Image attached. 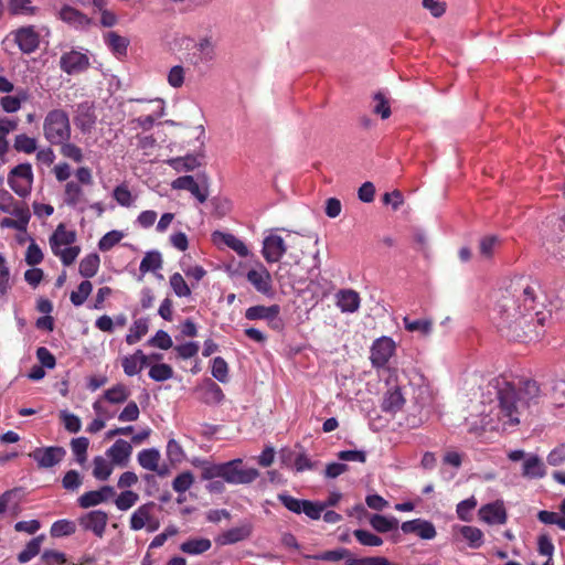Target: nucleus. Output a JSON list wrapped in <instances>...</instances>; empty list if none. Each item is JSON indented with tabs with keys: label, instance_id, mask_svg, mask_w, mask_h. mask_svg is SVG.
<instances>
[{
	"label": "nucleus",
	"instance_id": "nucleus-1",
	"mask_svg": "<svg viewBox=\"0 0 565 565\" xmlns=\"http://www.w3.org/2000/svg\"><path fill=\"white\" fill-rule=\"evenodd\" d=\"M540 284L529 279L512 281L501 292L492 319L499 331L514 341H537L544 334L546 313L537 310Z\"/></svg>",
	"mask_w": 565,
	"mask_h": 565
},
{
	"label": "nucleus",
	"instance_id": "nucleus-2",
	"mask_svg": "<svg viewBox=\"0 0 565 565\" xmlns=\"http://www.w3.org/2000/svg\"><path fill=\"white\" fill-rule=\"evenodd\" d=\"M498 419L503 429L518 426L526 419L532 407L540 404L542 392L534 380L519 381L518 384L505 380L497 382Z\"/></svg>",
	"mask_w": 565,
	"mask_h": 565
},
{
	"label": "nucleus",
	"instance_id": "nucleus-3",
	"mask_svg": "<svg viewBox=\"0 0 565 565\" xmlns=\"http://www.w3.org/2000/svg\"><path fill=\"white\" fill-rule=\"evenodd\" d=\"M45 139L54 146L64 143L71 138L70 118L63 109H53L47 113L43 122Z\"/></svg>",
	"mask_w": 565,
	"mask_h": 565
},
{
	"label": "nucleus",
	"instance_id": "nucleus-4",
	"mask_svg": "<svg viewBox=\"0 0 565 565\" xmlns=\"http://www.w3.org/2000/svg\"><path fill=\"white\" fill-rule=\"evenodd\" d=\"M316 559L326 562L345 561V565H392L391 562L383 556H370L356 558L353 553L344 547L337 550L324 551L321 554L313 556Z\"/></svg>",
	"mask_w": 565,
	"mask_h": 565
},
{
	"label": "nucleus",
	"instance_id": "nucleus-5",
	"mask_svg": "<svg viewBox=\"0 0 565 565\" xmlns=\"http://www.w3.org/2000/svg\"><path fill=\"white\" fill-rule=\"evenodd\" d=\"M33 171L28 162L15 166L8 174V184L20 198H26L32 190Z\"/></svg>",
	"mask_w": 565,
	"mask_h": 565
},
{
	"label": "nucleus",
	"instance_id": "nucleus-6",
	"mask_svg": "<svg viewBox=\"0 0 565 565\" xmlns=\"http://www.w3.org/2000/svg\"><path fill=\"white\" fill-rule=\"evenodd\" d=\"M395 342L388 337L376 339L371 347L370 360L374 367H383L395 352Z\"/></svg>",
	"mask_w": 565,
	"mask_h": 565
},
{
	"label": "nucleus",
	"instance_id": "nucleus-7",
	"mask_svg": "<svg viewBox=\"0 0 565 565\" xmlns=\"http://www.w3.org/2000/svg\"><path fill=\"white\" fill-rule=\"evenodd\" d=\"M11 34L20 51L24 54H31L40 46V34L33 25L21 26Z\"/></svg>",
	"mask_w": 565,
	"mask_h": 565
},
{
	"label": "nucleus",
	"instance_id": "nucleus-8",
	"mask_svg": "<svg viewBox=\"0 0 565 565\" xmlns=\"http://www.w3.org/2000/svg\"><path fill=\"white\" fill-rule=\"evenodd\" d=\"M60 67L68 75L82 73L89 67V58L86 54L72 50L62 54Z\"/></svg>",
	"mask_w": 565,
	"mask_h": 565
},
{
	"label": "nucleus",
	"instance_id": "nucleus-9",
	"mask_svg": "<svg viewBox=\"0 0 565 565\" xmlns=\"http://www.w3.org/2000/svg\"><path fill=\"white\" fill-rule=\"evenodd\" d=\"M287 252L284 238L277 234H269L264 238L262 254L267 263H277Z\"/></svg>",
	"mask_w": 565,
	"mask_h": 565
},
{
	"label": "nucleus",
	"instance_id": "nucleus-10",
	"mask_svg": "<svg viewBox=\"0 0 565 565\" xmlns=\"http://www.w3.org/2000/svg\"><path fill=\"white\" fill-rule=\"evenodd\" d=\"M280 307L278 305L266 306H253L245 311V318L248 320H268L269 324L274 329H279L281 323L278 319Z\"/></svg>",
	"mask_w": 565,
	"mask_h": 565
},
{
	"label": "nucleus",
	"instance_id": "nucleus-11",
	"mask_svg": "<svg viewBox=\"0 0 565 565\" xmlns=\"http://www.w3.org/2000/svg\"><path fill=\"white\" fill-rule=\"evenodd\" d=\"M66 451L63 447L51 446L36 448L30 456L38 462L40 468H51L62 461Z\"/></svg>",
	"mask_w": 565,
	"mask_h": 565
},
{
	"label": "nucleus",
	"instance_id": "nucleus-12",
	"mask_svg": "<svg viewBox=\"0 0 565 565\" xmlns=\"http://www.w3.org/2000/svg\"><path fill=\"white\" fill-rule=\"evenodd\" d=\"M246 278L258 292L266 296L273 294L271 275L263 264H259L257 269H249Z\"/></svg>",
	"mask_w": 565,
	"mask_h": 565
},
{
	"label": "nucleus",
	"instance_id": "nucleus-13",
	"mask_svg": "<svg viewBox=\"0 0 565 565\" xmlns=\"http://www.w3.org/2000/svg\"><path fill=\"white\" fill-rule=\"evenodd\" d=\"M108 515L102 510H94L79 519L81 526L86 531H92L96 536L102 537L105 533Z\"/></svg>",
	"mask_w": 565,
	"mask_h": 565
},
{
	"label": "nucleus",
	"instance_id": "nucleus-14",
	"mask_svg": "<svg viewBox=\"0 0 565 565\" xmlns=\"http://www.w3.org/2000/svg\"><path fill=\"white\" fill-rule=\"evenodd\" d=\"M253 533V525L249 522H244L238 526H234L227 531H224L215 537V542L218 545H232L250 537Z\"/></svg>",
	"mask_w": 565,
	"mask_h": 565
},
{
	"label": "nucleus",
	"instance_id": "nucleus-15",
	"mask_svg": "<svg viewBox=\"0 0 565 565\" xmlns=\"http://www.w3.org/2000/svg\"><path fill=\"white\" fill-rule=\"evenodd\" d=\"M479 518L481 521L488 524H504L507 522L508 515L507 510L502 501H494L492 503H488L482 505L479 509Z\"/></svg>",
	"mask_w": 565,
	"mask_h": 565
},
{
	"label": "nucleus",
	"instance_id": "nucleus-16",
	"mask_svg": "<svg viewBox=\"0 0 565 565\" xmlns=\"http://www.w3.org/2000/svg\"><path fill=\"white\" fill-rule=\"evenodd\" d=\"M401 529L405 534L415 533L423 540H433L437 534L434 524L422 519L403 522Z\"/></svg>",
	"mask_w": 565,
	"mask_h": 565
},
{
	"label": "nucleus",
	"instance_id": "nucleus-17",
	"mask_svg": "<svg viewBox=\"0 0 565 565\" xmlns=\"http://www.w3.org/2000/svg\"><path fill=\"white\" fill-rule=\"evenodd\" d=\"M171 186L174 190L189 191L200 203H204L209 196L207 188H201L192 175L177 178L172 181Z\"/></svg>",
	"mask_w": 565,
	"mask_h": 565
},
{
	"label": "nucleus",
	"instance_id": "nucleus-18",
	"mask_svg": "<svg viewBox=\"0 0 565 565\" xmlns=\"http://www.w3.org/2000/svg\"><path fill=\"white\" fill-rule=\"evenodd\" d=\"M405 397L399 384L391 385L383 396L382 411L386 413H396L403 408Z\"/></svg>",
	"mask_w": 565,
	"mask_h": 565
},
{
	"label": "nucleus",
	"instance_id": "nucleus-19",
	"mask_svg": "<svg viewBox=\"0 0 565 565\" xmlns=\"http://www.w3.org/2000/svg\"><path fill=\"white\" fill-rule=\"evenodd\" d=\"M115 495V490L110 486H103L99 490L87 491L78 498V504L83 509L95 507L107 501Z\"/></svg>",
	"mask_w": 565,
	"mask_h": 565
},
{
	"label": "nucleus",
	"instance_id": "nucleus-20",
	"mask_svg": "<svg viewBox=\"0 0 565 565\" xmlns=\"http://www.w3.org/2000/svg\"><path fill=\"white\" fill-rule=\"evenodd\" d=\"M150 103L154 104L156 109H153L152 114L140 116L138 118H134L128 121V126L132 130H138L139 128L143 130H149L152 128L154 121L163 116L164 111V103L162 99H154Z\"/></svg>",
	"mask_w": 565,
	"mask_h": 565
},
{
	"label": "nucleus",
	"instance_id": "nucleus-21",
	"mask_svg": "<svg viewBox=\"0 0 565 565\" xmlns=\"http://www.w3.org/2000/svg\"><path fill=\"white\" fill-rule=\"evenodd\" d=\"M148 363L149 356H147L140 349L131 355L124 356L121 360V366L127 376H134L140 373Z\"/></svg>",
	"mask_w": 565,
	"mask_h": 565
},
{
	"label": "nucleus",
	"instance_id": "nucleus-22",
	"mask_svg": "<svg viewBox=\"0 0 565 565\" xmlns=\"http://www.w3.org/2000/svg\"><path fill=\"white\" fill-rule=\"evenodd\" d=\"M75 241L76 233L74 231H67L64 224H58L50 237L52 253H56V249L62 248V246H72Z\"/></svg>",
	"mask_w": 565,
	"mask_h": 565
},
{
	"label": "nucleus",
	"instance_id": "nucleus-23",
	"mask_svg": "<svg viewBox=\"0 0 565 565\" xmlns=\"http://www.w3.org/2000/svg\"><path fill=\"white\" fill-rule=\"evenodd\" d=\"M132 451L131 445L124 440L118 439L114 443V445L107 450V456L111 459V462L118 466H126L130 455Z\"/></svg>",
	"mask_w": 565,
	"mask_h": 565
},
{
	"label": "nucleus",
	"instance_id": "nucleus-24",
	"mask_svg": "<svg viewBox=\"0 0 565 565\" xmlns=\"http://www.w3.org/2000/svg\"><path fill=\"white\" fill-rule=\"evenodd\" d=\"M557 228L561 235L547 239L545 247L555 257L565 258V215L559 220Z\"/></svg>",
	"mask_w": 565,
	"mask_h": 565
},
{
	"label": "nucleus",
	"instance_id": "nucleus-25",
	"mask_svg": "<svg viewBox=\"0 0 565 565\" xmlns=\"http://www.w3.org/2000/svg\"><path fill=\"white\" fill-rule=\"evenodd\" d=\"M200 393L201 402L207 405L220 404L225 397L220 385L211 380L200 387Z\"/></svg>",
	"mask_w": 565,
	"mask_h": 565
},
{
	"label": "nucleus",
	"instance_id": "nucleus-26",
	"mask_svg": "<svg viewBox=\"0 0 565 565\" xmlns=\"http://www.w3.org/2000/svg\"><path fill=\"white\" fill-rule=\"evenodd\" d=\"M75 125L83 132H89L96 122V116L90 106L86 104L78 105L77 115L74 119Z\"/></svg>",
	"mask_w": 565,
	"mask_h": 565
},
{
	"label": "nucleus",
	"instance_id": "nucleus-27",
	"mask_svg": "<svg viewBox=\"0 0 565 565\" xmlns=\"http://www.w3.org/2000/svg\"><path fill=\"white\" fill-rule=\"evenodd\" d=\"M0 211L3 213L30 212L24 202L17 201L7 190H0Z\"/></svg>",
	"mask_w": 565,
	"mask_h": 565
},
{
	"label": "nucleus",
	"instance_id": "nucleus-28",
	"mask_svg": "<svg viewBox=\"0 0 565 565\" xmlns=\"http://www.w3.org/2000/svg\"><path fill=\"white\" fill-rule=\"evenodd\" d=\"M337 297V305L343 312H354L360 307V297L359 294L354 290H340Z\"/></svg>",
	"mask_w": 565,
	"mask_h": 565
},
{
	"label": "nucleus",
	"instance_id": "nucleus-29",
	"mask_svg": "<svg viewBox=\"0 0 565 565\" xmlns=\"http://www.w3.org/2000/svg\"><path fill=\"white\" fill-rule=\"evenodd\" d=\"M130 394L131 392L128 386L122 383H117L116 385L106 390L102 398L110 404H124L128 401Z\"/></svg>",
	"mask_w": 565,
	"mask_h": 565
},
{
	"label": "nucleus",
	"instance_id": "nucleus-30",
	"mask_svg": "<svg viewBox=\"0 0 565 565\" xmlns=\"http://www.w3.org/2000/svg\"><path fill=\"white\" fill-rule=\"evenodd\" d=\"M153 502L145 503L140 505L130 516V529L139 531L145 527L146 523L151 518V511L153 509Z\"/></svg>",
	"mask_w": 565,
	"mask_h": 565
},
{
	"label": "nucleus",
	"instance_id": "nucleus-31",
	"mask_svg": "<svg viewBox=\"0 0 565 565\" xmlns=\"http://www.w3.org/2000/svg\"><path fill=\"white\" fill-rule=\"evenodd\" d=\"M60 18L66 23L76 25V26H85L89 24V19L82 13L79 10L71 7L64 6L60 11Z\"/></svg>",
	"mask_w": 565,
	"mask_h": 565
},
{
	"label": "nucleus",
	"instance_id": "nucleus-32",
	"mask_svg": "<svg viewBox=\"0 0 565 565\" xmlns=\"http://www.w3.org/2000/svg\"><path fill=\"white\" fill-rule=\"evenodd\" d=\"M522 475L530 479L543 478L545 476V467L541 458L535 455L530 456L523 462Z\"/></svg>",
	"mask_w": 565,
	"mask_h": 565
},
{
	"label": "nucleus",
	"instance_id": "nucleus-33",
	"mask_svg": "<svg viewBox=\"0 0 565 565\" xmlns=\"http://www.w3.org/2000/svg\"><path fill=\"white\" fill-rule=\"evenodd\" d=\"M105 42L114 54L117 56H126L129 40L118 33L111 31L105 35Z\"/></svg>",
	"mask_w": 565,
	"mask_h": 565
},
{
	"label": "nucleus",
	"instance_id": "nucleus-34",
	"mask_svg": "<svg viewBox=\"0 0 565 565\" xmlns=\"http://www.w3.org/2000/svg\"><path fill=\"white\" fill-rule=\"evenodd\" d=\"M15 218L11 217H3L0 221V227L1 228H14L17 231H25L26 226L31 218L30 212H17V213H10Z\"/></svg>",
	"mask_w": 565,
	"mask_h": 565
},
{
	"label": "nucleus",
	"instance_id": "nucleus-35",
	"mask_svg": "<svg viewBox=\"0 0 565 565\" xmlns=\"http://www.w3.org/2000/svg\"><path fill=\"white\" fill-rule=\"evenodd\" d=\"M212 546V543L209 539L200 537V539H191L183 542L180 545V550L190 555H199L206 551H209Z\"/></svg>",
	"mask_w": 565,
	"mask_h": 565
},
{
	"label": "nucleus",
	"instance_id": "nucleus-36",
	"mask_svg": "<svg viewBox=\"0 0 565 565\" xmlns=\"http://www.w3.org/2000/svg\"><path fill=\"white\" fill-rule=\"evenodd\" d=\"M99 265L100 258L98 254L92 253L81 260L78 271L83 277L92 278L97 274Z\"/></svg>",
	"mask_w": 565,
	"mask_h": 565
},
{
	"label": "nucleus",
	"instance_id": "nucleus-37",
	"mask_svg": "<svg viewBox=\"0 0 565 565\" xmlns=\"http://www.w3.org/2000/svg\"><path fill=\"white\" fill-rule=\"evenodd\" d=\"M159 461L160 452L154 448L143 449L138 454V462L143 469L158 471Z\"/></svg>",
	"mask_w": 565,
	"mask_h": 565
},
{
	"label": "nucleus",
	"instance_id": "nucleus-38",
	"mask_svg": "<svg viewBox=\"0 0 565 565\" xmlns=\"http://www.w3.org/2000/svg\"><path fill=\"white\" fill-rule=\"evenodd\" d=\"M370 524L379 533H387L396 530L398 520L396 518H387L382 514H373L370 519Z\"/></svg>",
	"mask_w": 565,
	"mask_h": 565
},
{
	"label": "nucleus",
	"instance_id": "nucleus-39",
	"mask_svg": "<svg viewBox=\"0 0 565 565\" xmlns=\"http://www.w3.org/2000/svg\"><path fill=\"white\" fill-rule=\"evenodd\" d=\"M83 189L81 184L70 181L65 184L64 202L68 206H76L83 200Z\"/></svg>",
	"mask_w": 565,
	"mask_h": 565
},
{
	"label": "nucleus",
	"instance_id": "nucleus-40",
	"mask_svg": "<svg viewBox=\"0 0 565 565\" xmlns=\"http://www.w3.org/2000/svg\"><path fill=\"white\" fill-rule=\"evenodd\" d=\"M148 332V321L143 318L136 320L126 335V342L132 345L139 342Z\"/></svg>",
	"mask_w": 565,
	"mask_h": 565
},
{
	"label": "nucleus",
	"instance_id": "nucleus-41",
	"mask_svg": "<svg viewBox=\"0 0 565 565\" xmlns=\"http://www.w3.org/2000/svg\"><path fill=\"white\" fill-rule=\"evenodd\" d=\"M44 535L33 537L18 555L20 563H26L40 553Z\"/></svg>",
	"mask_w": 565,
	"mask_h": 565
},
{
	"label": "nucleus",
	"instance_id": "nucleus-42",
	"mask_svg": "<svg viewBox=\"0 0 565 565\" xmlns=\"http://www.w3.org/2000/svg\"><path fill=\"white\" fill-rule=\"evenodd\" d=\"M403 322L407 331L419 332L423 335H428L433 329V321L430 319L411 320L408 317H404Z\"/></svg>",
	"mask_w": 565,
	"mask_h": 565
},
{
	"label": "nucleus",
	"instance_id": "nucleus-43",
	"mask_svg": "<svg viewBox=\"0 0 565 565\" xmlns=\"http://www.w3.org/2000/svg\"><path fill=\"white\" fill-rule=\"evenodd\" d=\"M169 166L172 167L175 171H192L196 167L200 166V162L195 156H185L170 159L168 161Z\"/></svg>",
	"mask_w": 565,
	"mask_h": 565
},
{
	"label": "nucleus",
	"instance_id": "nucleus-44",
	"mask_svg": "<svg viewBox=\"0 0 565 565\" xmlns=\"http://www.w3.org/2000/svg\"><path fill=\"white\" fill-rule=\"evenodd\" d=\"M93 463H94L93 476L97 480L105 481L110 477V475L113 472V467L104 457H102V456L95 457Z\"/></svg>",
	"mask_w": 565,
	"mask_h": 565
},
{
	"label": "nucleus",
	"instance_id": "nucleus-45",
	"mask_svg": "<svg viewBox=\"0 0 565 565\" xmlns=\"http://www.w3.org/2000/svg\"><path fill=\"white\" fill-rule=\"evenodd\" d=\"M162 266V258L160 253L158 252H148L145 257L142 258L139 270L142 274H146L148 271H153Z\"/></svg>",
	"mask_w": 565,
	"mask_h": 565
},
{
	"label": "nucleus",
	"instance_id": "nucleus-46",
	"mask_svg": "<svg viewBox=\"0 0 565 565\" xmlns=\"http://www.w3.org/2000/svg\"><path fill=\"white\" fill-rule=\"evenodd\" d=\"M75 531H76L75 523L70 520L63 519V520L55 521L52 524L50 533L53 537H61V536L72 535L73 533H75Z\"/></svg>",
	"mask_w": 565,
	"mask_h": 565
},
{
	"label": "nucleus",
	"instance_id": "nucleus-47",
	"mask_svg": "<svg viewBox=\"0 0 565 565\" xmlns=\"http://www.w3.org/2000/svg\"><path fill=\"white\" fill-rule=\"evenodd\" d=\"M13 147L18 152L30 154L36 150L38 145L34 138H31L25 134H20L14 138Z\"/></svg>",
	"mask_w": 565,
	"mask_h": 565
},
{
	"label": "nucleus",
	"instance_id": "nucleus-48",
	"mask_svg": "<svg viewBox=\"0 0 565 565\" xmlns=\"http://www.w3.org/2000/svg\"><path fill=\"white\" fill-rule=\"evenodd\" d=\"M149 377L156 382H164L173 377V369L166 363H158L150 367Z\"/></svg>",
	"mask_w": 565,
	"mask_h": 565
},
{
	"label": "nucleus",
	"instance_id": "nucleus-49",
	"mask_svg": "<svg viewBox=\"0 0 565 565\" xmlns=\"http://www.w3.org/2000/svg\"><path fill=\"white\" fill-rule=\"evenodd\" d=\"M195 49L200 52L202 62H211L215 57V45L211 38H201L195 44Z\"/></svg>",
	"mask_w": 565,
	"mask_h": 565
},
{
	"label": "nucleus",
	"instance_id": "nucleus-50",
	"mask_svg": "<svg viewBox=\"0 0 565 565\" xmlns=\"http://www.w3.org/2000/svg\"><path fill=\"white\" fill-rule=\"evenodd\" d=\"M88 446L89 440L86 437L74 438L71 441L72 451L76 457V461L81 465L84 463L87 459Z\"/></svg>",
	"mask_w": 565,
	"mask_h": 565
},
{
	"label": "nucleus",
	"instance_id": "nucleus-51",
	"mask_svg": "<svg viewBox=\"0 0 565 565\" xmlns=\"http://www.w3.org/2000/svg\"><path fill=\"white\" fill-rule=\"evenodd\" d=\"M93 290V285L89 280H84L79 284L77 291L71 292V301L74 306H82Z\"/></svg>",
	"mask_w": 565,
	"mask_h": 565
},
{
	"label": "nucleus",
	"instance_id": "nucleus-52",
	"mask_svg": "<svg viewBox=\"0 0 565 565\" xmlns=\"http://www.w3.org/2000/svg\"><path fill=\"white\" fill-rule=\"evenodd\" d=\"M11 14H26L33 15L36 8L31 6V0H10L8 4Z\"/></svg>",
	"mask_w": 565,
	"mask_h": 565
},
{
	"label": "nucleus",
	"instance_id": "nucleus-53",
	"mask_svg": "<svg viewBox=\"0 0 565 565\" xmlns=\"http://www.w3.org/2000/svg\"><path fill=\"white\" fill-rule=\"evenodd\" d=\"M217 234L221 235L223 243L236 252L239 256L245 257L248 255V248L242 239L237 238L233 234Z\"/></svg>",
	"mask_w": 565,
	"mask_h": 565
},
{
	"label": "nucleus",
	"instance_id": "nucleus-54",
	"mask_svg": "<svg viewBox=\"0 0 565 565\" xmlns=\"http://www.w3.org/2000/svg\"><path fill=\"white\" fill-rule=\"evenodd\" d=\"M139 500L138 493L131 490L122 491L115 500L118 510L127 511L132 508Z\"/></svg>",
	"mask_w": 565,
	"mask_h": 565
},
{
	"label": "nucleus",
	"instance_id": "nucleus-55",
	"mask_svg": "<svg viewBox=\"0 0 565 565\" xmlns=\"http://www.w3.org/2000/svg\"><path fill=\"white\" fill-rule=\"evenodd\" d=\"M460 532L471 547L478 548L482 545L483 533L478 527L465 525Z\"/></svg>",
	"mask_w": 565,
	"mask_h": 565
},
{
	"label": "nucleus",
	"instance_id": "nucleus-56",
	"mask_svg": "<svg viewBox=\"0 0 565 565\" xmlns=\"http://www.w3.org/2000/svg\"><path fill=\"white\" fill-rule=\"evenodd\" d=\"M353 535L358 540V542L364 546H380L383 544L382 537L366 530H354Z\"/></svg>",
	"mask_w": 565,
	"mask_h": 565
},
{
	"label": "nucleus",
	"instance_id": "nucleus-57",
	"mask_svg": "<svg viewBox=\"0 0 565 565\" xmlns=\"http://www.w3.org/2000/svg\"><path fill=\"white\" fill-rule=\"evenodd\" d=\"M124 237V233L120 231H110L106 233L98 242V248L102 252L110 250L115 245H117Z\"/></svg>",
	"mask_w": 565,
	"mask_h": 565
},
{
	"label": "nucleus",
	"instance_id": "nucleus-58",
	"mask_svg": "<svg viewBox=\"0 0 565 565\" xmlns=\"http://www.w3.org/2000/svg\"><path fill=\"white\" fill-rule=\"evenodd\" d=\"M170 286L178 297H189L191 289L180 273L170 276Z\"/></svg>",
	"mask_w": 565,
	"mask_h": 565
},
{
	"label": "nucleus",
	"instance_id": "nucleus-59",
	"mask_svg": "<svg viewBox=\"0 0 565 565\" xmlns=\"http://www.w3.org/2000/svg\"><path fill=\"white\" fill-rule=\"evenodd\" d=\"M113 196L121 206L130 207L132 205L134 196L126 184L117 185L113 191Z\"/></svg>",
	"mask_w": 565,
	"mask_h": 565
},
{
	"label": "nucleus",
	"instance_id": "nucleus-60",
	"mask_svg": "<svg viewBox=\"0 0 565 565\" xmlns=\"http://www.w3.org/2000/svg\"><path fill=\"white\" fill-rule=\"evenodd\" d=\"M193 482H194V477H193L192 472L184 471L174 478V480L172 482V488L175 492L183 493L191 488Z\"/></svg>",
	"mask_w": 565,
	"mask_h": 565
},
{
	"label": "nucleus",
	"instance_id": "nucleus-61",
	"mask_svg": "<svg viewBox=\"0 0 565 565\" xmlns=\"http://www.w3.org/2000/svg\"><path fill=\"white\" fill-rule=\"evenodd\" d=\"M212 375L221 383L227 382L228 366L223 358L216 356L213 359Z\"/></svg>",
	"mask_w": 565,
	"mask_h": 565
},
{
	"label": "nucleus",
	"instance_id": "nucleus-62",
	"mask_svg": "<svg viewBox=\"0 0 565 565\" xmlns=\"http://www.w3.org/2000/svg\"><path fill=\"white\" fill-rule=\"evenodd\" d=\"M323 511L324 505H321V502L301 501V513H305L311 520H319Z\"/></svg>",
	"mask_w": 565,
	"mask_h": 565
},
{
	"label": "nucleus",
	"instance_id": "nucleus-63",
	"mask_svg": "<svg viewBox=\"0 0 565 565\" xmlns=\"http://www.w3.org/2000/svg\"><path fill=\"white\" fill-rule=\"evenodd\" d=\"M79 253H81L79 246H68L65 248L56 249V253H53V254L55 256L60 257V259L64 266H70L75 262V259L77 258Z\"/></svg>",
	"mask_w": 565,
	"mask_h": 565
},
{
	"label": "nucleus",
	"instance_id": "nucleus-64",
	"mask_svg": "<svg viewBox=\"0 0 565 565\" xmlns=\"http://www.w3.org/2000/svg\"><path fill=\"white\" fill-rule=\"evenodd\" d=\"M537 520L543 524H555L565 531V518L561 516L556 512L541 510L537 513Z\"/></svg>",
	"mask_w": 565,
	"mask_h": 565
}]
</instances>
